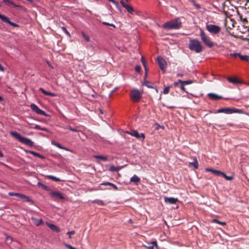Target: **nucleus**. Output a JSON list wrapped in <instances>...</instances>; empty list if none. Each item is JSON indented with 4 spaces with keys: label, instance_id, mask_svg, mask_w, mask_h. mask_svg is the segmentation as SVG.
<instances>
[{
    "label": "nucleus",
    "instance_id": "obj_1",
    "mask_svg": "<svg viewBox=\"0 0 249 249\" xmlns=\"http://www.w3.org/2000/svg\"><path fill=\"white\" fill-rule=\"evenodd\" d=\"M181 22L179 18H176L165 23L162 25V28L167 30L178 29L181 28Z\"/></svg>",
    "mask_w": 249,
    "mask_h": 249
},
{
    "label": "nucleus",
    "instance_id": "obj_2",
    "mask_svg": "<svg viewBox=\"0 0 249 249\" xmlns=\"http://www.w3.org/2000/svg\"><path fill=\"white\" fill-rule=\"evenodd\" d=\"M10 134L21 143L30 146H33L34 145V142L31 140L21 136L16 131H10Z\"/></svg>",
    "mask_w": 249,
    "mask_h": 249
},
{
    "label": "nucleus",
    "instance_id": "obj_3",
    "mask_svg": "<svg viewBox=\"0 0 249 249\" xmlns=\"http://www.w3.org/2000/svg\"><path fill=\"white\" fill-rule=\"evenodd\" d=\"M189 48L191 50L194 51L196 53H200L203 49L200 42L196 39H192L190 41Z\"/></svg>",
    "mask_w": 249,
    "mask_h": 249
},
{
    "label": "nucleus",
    "instance_id": "obj_4",
    "mask_svg": "<svg viewBox=\"0 0 249 249\" xmlns=\"http://www.w3.org/2000/svg\"><path fill=\"white\" fill-rule=\"evenodd\" d=\"M200 36L201 39L204 44L209 48H211L213 46V43L210 40L209 36H208L205 32L202 30L200 29Z\"/></svg>",
    "mask_w": 249,
    "mask_h": 249
},
{
    "label": "nucleus",
    "instance_id": "obj_5",
    "mask_svg": "<svg viewBox=\"0 0 249 249\" xmlns=\"http://www.w3.org/2000/svg\"><path fill=\"white\" fill-rule=\"evenodd\" d=\"M206 28L211 34L216 35L220 32L221 28L215 25L206 24Z\"/></svg>",
    "mask_w": 249,
    "mask_h": 249
},
{
    "label": "nucleus",
    "instance_id": "obj_6",
    "mask_svg": "<svg viewBox=\"0 0 249 249\" xmlns=\"http://www.w3.org/2000/svg\"><path fill=\"white\" fill-rule=\"evenodd\" d=\"M142 95L140 91L137 89L132 90L131 93V99L134 102H138L141 98Z\"/></svg>",
    "mask_w": 249,
    "mask_h": 249
},
{
    "label": "nucleus",
    "instance_id": "obj_7",
    "mask_svg": "<svg viewBox=\"0 0 249 249\" xmlns=\"http://www.w3.org/2000/svg\"><path fill=\"white\" fill-rule=\"evenodd\" d=\"M159 65L160 69L164 72L167 67V63L165 60L161 56H158L157 58Z\"/></svg>",
    "mask_w": 249,
    "mask_h": 249
},
{
    "label": "nucleus",
    "instance_id": "obj_8",
    "mask_svg": "<svg viewBox=\"0 0 249 249\" xmlns=\"http://www.w3.org/2000/svg\"><path fill=\"white\" fill-rule=\"evenodd\" d=\"M30 107L32 110L35 112L36 114L42 115L44 116H48V115L46 113V112L40 109L36 105L34 104H32L30 105Z\"/></svg>",
    "mask_w": 249,
    "mask_h": 249
},
{
    "label": "nucleus",
    "instance_id": "obj_9",
    "mask_svg": "<svg viewBox=\"0 0 249 249\" xmlns=\"http://www.w3.org/2000/svg\"><path fill=\"white\" fill-rule=\"evenodd\" d=\"M126 133L136 137L137 139H142V141L145 138L144 134L143 133H142L140 134L136 130H133L131 131H126Z\"/></svg>",
    "mask_w": 249,
    "mask_h": 249
},
{
    "label": "nucleus",
    "instance_id": "obj_10",
    "mask_svg": "<svg viewBox=\"0 0 249 249\" xmlns=\"http://www.w3.org/2000/svg\"><path fill=\"white\" fill-rule=\"evenodd\" d=\"M50 195L59 199H63L65 198L63 195L58 191H51L50 192Z\"/></svg>",
    "mask_w": 249,
    "mask_h": 249
},
{
    "label": "nucleus",
    "instance_id": "obj_11",
    "mask_svg": "<svg viewBox=\"0 0 249 249\" xmlns=\"http://www.w3.org/2000/svg\"><path fill=\"white\" fill-rule=\"evenodd\" d=\"M120 3L122 6L126 9L128 13L132 14V13L134 12V9L131 6L125 3L123 0L120 1Z\"/></svg>",
    "mask_w": 249,
    "mask_h": 249
},
{
    "label": "nucleus",
    "instance_id": "obj_12",
    "mask_svg": "<svg viewBox=\"0 0 249 249\" xmlns=\"http://www.w3.org/2000/svg\"><path fill=\"white\" fill-rule=\"evenodd\" d=\"M164 200L165 203L170 204H175L178 201L177 198L168 197L166 196H165L164 197Z\"/></svg>",
    "mask_w": 249,
    "mask_h": 249
},
{
    "label": "nucleus",
    "instance_id": "obj_13",
    "mask_svg": "<svg viewBox=\"0 0 249 249\" xmlns=\"http://www.w3.org/2000/svg\"><path fill=\"white\" fill-rule=\"evenodd\" d=\"M143 246L148 249H154V247H156L157 249L158 248L156 241H153L151 243H147L146 244L143 245Z\"/></svg>",
    "mask_w": 249,
    "mask_h": 249
},
{
    "label": "nucleus",
    "instance_id": "obj_14",
    "mask_svg": "<svg viewBox=\"0 0 249 249\" xmlns=\"http://www.w3.org/2000/svg\"><path fill=\"white\" fill-rule=\"evenodd\" d=\"M225 26L226 28L227 32L231 34L230 31L228 30V29L231 30L232 28L233 27V22H232V20L231 19L230 21L226 19L225 22Z\"/></svg>",
    "mask_w": 249,
    "mask_h": 249
},
{
    "label": "nucleus",
    "instance_id": "obj_15",
    "mask_svg": "<svg viewBox=\"0 0 249 249\" xmlns=\"http://www.w3.org/2000/svg\"><path fill=\"white\" fill-rule=\"evenodd\" d=\"M217 113H225L226 114H232L233 113V108H222L218 109L217 111Z\"/></svg>",
    "mask_w": 249,
    "mask_h": 249
},
{
    "label": "nucleus",
    "instance_id": "obj_16",
    "mask_svg": "<svg viewBox=\"0 0 249 249\" xmlns=\"http://www.w3.org/2000/svg\"><path fill=\"white\" fill-rule=\"evenodd\" d=\"M2 21L3 22H5V23H8L9 24H10V25L12 26L13 27H19V25L18 24H17L16 23L11 22L9 20V18H7V17H6L5 16H4L3 18L2 19Z\"/></svg>",
    "mask_w": 249,
    "mask_h": 249
},
{
    "label": "nucleus",
    "instance_id": "obj_17",
    "mask_svg": "<svg viewBox=\"0 0 249 249\" xmlns=\"http://www.w3.org/2000/svg\"><path fill=\"white\" fill-rule=\"evenodd\" d=\"M238 56L241 60L248 62L249 61V56L247 55H242L240 53H234V58Z\"/></svg>",
    "mask_w": 249,
    "mask_h": 249
},
{
    "label": "nucleus",
    "instance_id": "obj_18",
    "mask_svg": "<svg viewBox=\"0 0 249 249\" xmlns=\"http://www.w3.org/2000/svg\"><path fill=\"white\" fill-rule=\"evenodd\" d=\"M240 25L237 26V31L241 33H244L248 30L247 27H245L243 23L240 22Z\"/></svg>",
    "mask_w": 249,
    "mask_h": 249
},
{
    "label": "nucleus",
    "instance_id": "obj_19",
    "mask_svg": "<svg viewBox=\"0 0 249 249\" xmlns=\"http://www.w3.org/2000/svg\"><path fill=\"white\" fill-rule=\"evenodd\" d=\"M47 225L53 231H55L56 232H60V229L57 226H56V225H55L54 224H50V223H47Z\"/></svg>",
    "mask_w": 249,
    "mask_h": 249
},
{
    "label": "nucleus",
    "instance_id": "obj_20",
    "mask_svg": "<svg viewBox=\"0 0 249 249\" xmlns=\"http://www.w3.org/2000/svg\"><path fill=\"white\" fill-rule=\"evenodd\" d=\"M244 84L243 81L241 80L238 79L236 76H234V88H237L239 89V86H242Z\"/></svg>",
    "mask_w": 249,
    "mask_h": 249
},
{
    "label": "nucleus",
    "instance_id": "obj_21",
    "mask_svg": "<svg viewBox=\"0 0 249 249\" xmlns=\"http://www.w3.org/2000/svg\"><path fill=\"white\" fill-rule=\"evenodd\" d=\"M206 171H211L212 173H213L214 174L218 176H222V175H224V173L219 171V170H216L211 168H206Z\"/></svg>",
    "mask_w": 249,
    "mask_h": 249
},
{
    "label": "nucleus",
    "instance_id": "obj_22",
    "mask_svg": "<svg viewBox=\"0 0 249 249\" xmlns=\"http://www.w3.org/2000/svg\"><path fill=\"white\" fill-rule=\"evenodd\" d=\"M208 96L211 99L213 100H217L222 98V96L217 95L216 94L213 93H209Z\"/></svg>",
    "mask_w": 249,
    "mask_h": 249
},
{
    "label": "nucleus",
    "instance_id": "obj_23",
    "mask_svg": "<svg viewBox=\"0 0 249 249\" xmlns=\"http://www.w3.org/2000/svg\"><path fill=\"white\" fill-rule=\"evenodd\" d=\"M39 90L40 91H41L42 92V93H43L45 95L51 96L52 97L56 96V94L55 93L47 91L42 88H39Z\"/></svg>",
    "mask_w": 249,
    "mask_h": 249
},
{
    "label": "nucleus",
    "instance_id": "obj_24",
    "mask_svg": "<svg viewBox=\"0 0 249 249\" xmlns=\"http://www.w3.org/2000/svg\"><path fill=\"white\" fill-rule=\"evenodd\" d=\"M51 143L53 145L57 146V147H58L60 149H63V150H67V151L68 150V149L67 148L62 146L59 143L57 142L54 141H52L51 142Z\"/></svg>",
    "mask_w": 249,
    "mask_h": 249
},
{
    "label": "nucleus",
    "instance_id": "obj_25",
    "mask_svg": "<svg viewBox=\"0 0 249 249\" xmlns=\"http://www.w3.org/2000/svg\"><path fill=\"white\" fill-rule=\"evenodd\" d=\"M27 152L30 153L31 154L33 155L34 156H35L36 157H37L41 159H44L45 158L44 156L41 155L39 153L36 152L35 151H27Z\"/></svg>",
    "mask_w": 249,
    "mask_h": 249
},
{
    "label": "nucleus",
    "instance_id": "obj_26",
    "mask_svg": "<svg viewBox=\"0 0 249 249\" xmlns=\"http://www.w3.org/2000/svg\"><path fill=\"white\" fill-rule=\"evenodd\" d=\"M3 2L8 6H12L14 7H16L18 6L14 3V2L11 1V0H3Z\"/></svg>",
    "mask_w": 249,
    "mask_h": 249
},
{
    "label": "nucleus",
    "instance_id": "obj_27",
    "mask_svg": "<svg viewBox=\"0 0 249 249\" xmlns=\"http://www.w3.org/2000/svg\"><path fill=\"white\" fill-rule=\"evenodd\" d=\"M189 166L190 167L193 166L195 169H197L198 167V163L196 159V158L195 159L194 162H190L189 163Z\"/></svg>",
    "mask_w": 249,
    "mask_h": 249
},
{
    "label": "nucleus",
    "instance_id": "obj_28",
    "mask_svg": "<svg viewBox=\"0 0 249 249\" xmlns=\"http://www.w3.org/2000/svg\"><path fill=\"white\" fill-rule=\"evenodd\" d=\"M101 185H106V186H107V185L110 186L112 187L115 190H118V187L115 184H114L109 182H106L103 183L101 184Z\"/></svg>",
    "mask_w": 249,
    "mask_h": 249
},
{
    "label": "nucleus",
    "instance_id": "obj_29",
    "mask_svg": "<svg viewBox=\"0 0 249 249\" xmlns=\"http://www.w3.org/2000/svg\"><path fill=\"white\" fill-rule=\"evenodd\" d=\"M8 195L10 196H17L18 197H19L20 198H22V197H24L23 194L14 193V192H9L8 193Z\"/></svg>",
    "mask_w": 249,
    "mask_h": 249
},
{
    "label": "nucleus",
    "instance_id": "obj_30",
    "mask_svg": "<svg viewBox=\"0 0 249 249\" xmlns=\"http://www.w3.org/2000/svg\"><path fill=\"white\" fill-rule=\"evenodd\" d=\"M122 167H116L114 165H111L109 168V170L112 172H117L119 171Z\"/></svg>",
    "mask_w": 249,
    "mask_h": 249
},
{
    "label": "nucleus",
    "instance_id": "obj_31",
    "mask_svg": "<svg viewBox=\"0 0 249 249\" xmlns=\"http://www.w3.org/2000/svg\"><path fill=\"white\" fill-rule=\"evenodd\" d=\"M131 182L137 183L140 181V179L136 175H134L130 179Z\"/></svg>",
    "mask_w": 249,
    "mask_h": 249
},
{
    "label": "nucleus",
    "instance_id": "obj_32",
    "mask_svg": "<svg viewBox=\"0 0 249 249\" xmlns=\"http://www.w3.org/2000/svg\"><path fill=\"white\" fill-rule=\"evenodd\" d=\"M37 185L39 187H41L44 190H46V191H49L50 190L48 186H46V185H44V184H42L40 182H38L37 183Z\"/></svg>",
    "mask_w": 249,
    "mask_h": 249
},
{
    "label": "nucleus",
    "instance_id": "obj_33",
    "mask_svg": "<svg viewBox=\"0 0 249 249\" xmlns=\"http://www.w3.org/2000/svg\"><path fill=\"white\" fill-rule=\"evenodd\" d=\"M34 128L36 129H40V130H43V131H46L47 132H49V130L45 127H41L40 125H37V124H36L35 127H34Z\"/></svg>",
    "mask_w": 249,
    "mask_h": 249
},
{
    "label": "nucleus",
    "instance_id": "obj_34",
    "mask_svg": "<svg viewBox=\"0 0 249 249\" xmlns=\"http://www.w3.org/2000/svg\"><path fill=\"white\" fill-rule=\"evenodd\" d=\"M94 157L97 159H100L104 161H106L107 160V157L104 156L95 155Z\"/></svg>",
    "mask_w": 249,
    "mask_h": 249
},
{
    "label": "nucleus",
    "instance_id": "obj_35",
    "mask_svg": "<svg viewBox=\"0 0 249 249\" xmlns=\"http://www.w3.org/2000/svg\"><path fill=\"white\" fill-rule=\"evenodd\" d=\"M32 220L34 221V223L36 226H39L40 224L43 223V221L42 219H36L34 218H32Z\"/></svg>",
    "mask_w": 249,
    "mask_h": 249
},
{
    "label": "nucleus",
    "instance_id": "obj_36",
    "mask_svg": "<svg viewBox=\"0 0 249 249\" xmlns=\"http://www.w3.org/2000/svg\"><path fill=\"white\" fill-rule=\"evenodd\" d=\"M24 197H22V199H24V201L30 202L31 204H34V201L28 196L24 195Z\"/></svg>",
    "mask_w": 249,
    "mask_h": 249
},
{
    "label": "nucleus",
    "instance_id": "obj_37",
    "mask_svg": "<svg viewBox=\"0 0 249 249\" xmlns=\"http://www.w3.org/2000/svg\"><path fill=\"white\" fill-rule=\"evenodd\" d=\"M178 82L181 84H190L193 83L192 80H187V81H181V80H178Z\"/></svg>",
    "mask_w": 249,
    "mask_h": 249
},
{
    "label": "nucleus",
    "instance_id": "obj_38",
    "mask_svg": "<svg viewBox=\"0 0 249 249\" xmlns=\"http://www.w3.org/2000/svg\"><path fill=\"white\" fill-rule=\"evenodd\" d=\"M48 178L51 179L55 181H59L60 180L59 178H56L55 177L49 175L46 176Z\"/></svg>",
    "mask_w": 249,
    "mask_h": 249
},
{
    "label": "nucleus",
    "instance_id": "obj_39",
    "mask_svg": "<svg viewBox=\"0 0 249 249\" xmlns=\"http://www.w3.org/2000/svg\"><path fill=\"white\" fill-rule=\"evenodd\" d=\"M93 203H97V204L102 205V206L105 205L104 202L101 200H98V199L95 200L93 201Z\"/></svg>",
    "mask_w": 249,
    "mask_h": 249
},
{
    "label": "nucleus",
    "instance_id": "obj_40",
    "mask_svg": "<svg viewBox=\"0 0 249 249\" xmlns=\"http://www.w3.org/2000/svg\"><path fill=\"white\" fill-rule=\"evenodd\" d=\"M212 222L213 223H218V224H219L220 225H226V223L225 222H221V221H220L217 219H213L212 220Z\"/></svg>",
    "mask_w": 249,
    "mask_h": 249
},
{
    "label": "nucleus",
    "instance_id": "obj_41",
    "mask_svg": "<svg viewBox=\"0 0 249 249\" xmlns=\"http://www.w3.org/2000/svg\"><path fill=\"white\" fill-rule=\"evenodd\" d=\"M81 34L82 35L83 37L87 41H89V37L87 36L84 32H82L81 33Z\"/></svg>",
    "mask_w": 249,
    "mask_h": 249
},
{
    "label": "nucleus",
    "instance_id": "obj_42",
    "mask_svg": "<svg viewBox=\"0 0 249 249\" xmlns=\"http://www.w3.org/2000/svg\"><path fill=\"white\" fill-rule=\"evenodd\" d=\"M171 87V86H168V87H165L163 89V93L164 94H168L169 92V89Z\"/></svg>",
    "mask_w": 249,
    "mask_h": 249
},
{
    "label": "nucleus",
    "instance_id": "obj_43",
    "mask_svg": "<svg viewBox=\"0 0 249 249\" xmlns=\"http://www.w3.org/2000/svg\"><path fill=\"white\" fill-rule=\"evenodd\" d=\"M6 241L9 243H11L13 241L12 237L10 236L6 235Z\"/></svg>",
    "mask_w": 249,
    "mask_h": 249
},
{
    "label": "nucleus",
    "instance_id": "obj_44",
    "mask_svg": "<svg viewBox=\"0 0 249 249\" xmlns=\"http://www.w3.org/2000/svg\"><path fill=\"white\" fill-rule=\"evenodd\" d=\"M222 177H223L227 180H231L233 178V177L232 176H228L225 173H224V175H222Z\"/></svg>",
    "mask_w": 249,
    "mask_h": 249
},
{
    "label": "nucleus",
    "instance_id": "obj_45",
    "mask_svg": "<svg viewBox=\"0 0 249 249\" xmlns=\"http://www.w3.org/2000/svg\"><path fill=\"white\" fill-rule=\"evenodd\" d=\"M66 129L70 130H71L72 131H73V132H78L79 131L76 129L74 128H72L70 126H66Z\"/></svg>",
    "mask_w": 249,
    "mask_h": 249
},
{
    "label": "nucleus",
    "instance_id": "obj_46",
    "mask_svg": "<svg viewBox=\"0 0 249 249\" xmlns=\"http://www.w3.org/2000/svg\"><path fill=\"white\" fill-rule=\"evenodd\" d=\"M64 245L69 249H76V248L74 247H73L71 245L68 244L64 243Z\"/></svg>",
    "mask_w": 249,
    "mask_h": 249
},
{
    "label": "nucleus",
    "instance_id": "obj_47",
    "mask_svg": "<svg viewBox=\"0 0 249 249\" xmlns=\"http://www.w3.org/2000/svg\"><path fill=\"white\" fill-rule=\"evenodd\" d=\"M135 71L138 72H140L141 70V67L139 65H137L135 68Z\"/></svg>",
    "mask_w": 249,
    "mask_h": 249
},
{
    "label": "nucleus",
    "instance_id": "obj_48",
    "mask_svg": "<svg viewBox=\"0 0 249 249\" xmlns=\"http://www.w3.org/2000/svg\"><path fill=\"white\" fill-rule=\"evenodd\" d=\"M234 113H243V111L242 109L234 108Z\"/></svg>",
    "mask_w": 249,
    "mask_h": 249
},
{
    "label": "nucleus",
    "instance_id": "obj_49",
    "mask_svg": "<svg viewBox=\"0 0 249 249\" xmlns=\"http://www.w3.org/2000/svg\"><path fill=\"white\" fill-rule=\"evenodd\" d=\"M62 29L67 35H68L69 36H70V33L67 31V29L65 27H62Z\"/></svg>",
    "mask_w": 249,
    "mask_h": 249
},
{
    "label": "nucleus",
    "instance_id": "obj_50",
    "mask_svg": "<svg viewBox=\"0 0 249 249\" xmlns=\"http://www.w3.org/2000/svg\"><path fill=\"white\" fill-rule=\"evenodd\" d=\"M155 129L156 130H158L159 129L160 127H161L162 129L164 128V127H162L161 126H160V124H155Z\"/></svg>",
    "mask_w": 249,
    "mask_h": 249
},
{
    "label": "nucleus",
    "instance_id": "obj_51",
    "mask_svg": "<svg viewBox=\"0 0 249 249\" xmlns=\"http://www.w3.org/2000/svg\"><path fill=\"white\" fill-rule=\"evenodd\" d=\"M144 68V70H145V76H146V75L147 74V72H148V69L147 67V66H146V64H145V65H143Z\"/></svg>",
    "mask_w": 249,
    "mask_h": 249
},
{
    "label": "nucleus",
    "instance_id": "obj_52",
    "mask_svg": "<svg viewBox=\"0 0 249 249\" xmlns=\"http://www.w3.org/2000/svg\"><path fill=\"white\" fill-rule=\"evenodd\" d=\"M141 62H142V63L143 65H145V64H146L143 56L142 57V58L141 59Z\"/></svg>",
    "mask_w": 249,
    "mask_h": 249
},
{
    "label": "nucleus",
    "instance_id": "obj_53",
    "mask_svg": "<svg viewBox=\"0 0 249 249\" xmlns=\"http://www.w3.org/2000/svg\"><path fill=\"white\" fill-rule=\"evenodd\" d=\"M75 233V231H69L67 232V234L69 235V238H71V234H74Z\"/></svg>",
    "mask_w": 249,
    "mask_h": 249
},
{
    "label": "nucleus",
    "instance_id": "obj_54",
    "mask_svg": "<svg viewBox=\"0 0 249 249\" xmlns=\"http://www.w3.org/2000/svg\"><path fill=\"white\" fill-rule=\"evenodd\" d=\"M228 80L231 82V83H233V77H231L230 78H228Z\"/></svg>",
    "mask_w": 249,
    "mask_h": 249
},
{
    "label": "nucleus",
    "instance_id": "obj_55",
    "mask_svg": "<svg viewBox=\"0 0 249 249\" xmlns=\"http://www.w3.org/2000/svg\"><path fill=\"white\" fill-rule=\"evenodd\" d=\"M234 37H236V38L240 37H241L243 39H246L245 38H243L242 36L239 35L238 34V33H237L236 35H234Z\"/></svg>",
    "mask_w": 249,
    "mask_h": 249
},
{
    "label": "nucleus",
    "instance_id": "obj_56",
    "mask_svg": "<svg viewBox=\"0 0 249 249\" xmlns=\"http://www.w3.org/2000/svg\"><path fill=\"white\" fill-rule=\"evenodd\" d=\"M149 82L148 81H145L144 82L143 84L145 86H146L148 88H151V87L149 85Z\"/></svg>",
    "mask_w": 249,
    "mask_h": 249
},
{
    "label": "nucleus",
    "instance_id": "obj_57",
    "mask_svg": "<svg viewBox=\"0 0 249 249\" xmlns=\"http://www.w3.org/2000/svg\"><path fill=\"white\" fill-rule=\"evenodd\" d=\"M180 88H181V89L182 90H183V91H185V88H184V85H183V84H181V85Z\"/></svg>",
    "mask_w": 249,
    "mask_h": 249
},
{
    "label": "nucleus",
    "instance_id": "obj_58",
    "mask_svg": "<svg viewBox=\"0 0 249 249\" xmlns=\"http://www.w3.org/2000/svg\"><path fill=\"white\" fill-rule=\"evenodd\" d=\"M4 70L3 67L0 64V71H3Z\"/></svg>",
    "mask_w": 249,
    "mask_h": 249
},
{
    "label": "nucleus",
    "instance_id": "obj_59",
    "mask_svg": "<svg viewBox=\"0 0 249 249\" xmlns=\"http://www.w3.org/2000/svg\"><path fill=\"white\" fill-rule=\"evenodd\" d=\"M4 15H1L0 14V18L2 20L3 18L4 17Z\"/></svg>",
    "mask_w": 249,
    "mask_h": 249
},
{
    "label": "nucleus",
    "instance_id": "obj_60",
    "mask_svg": "<svg viewBox=\"0 0 249 249\" xmlns=\"http://www.w3.org/2000/svg\"><path fill=\"white\" fill-rule=\"evenodd\" d=\"M103 24L104 25H107V26H109V23L108 22H103Z\"/></svg>",
    "mask_w": 249,
    "mask_h": 249
},
{
    "label": "nucleus",
    "instance_id": "obj_61",
    "mask_svg": "<svg viewBox=\"0 0 249 249\" xmlns=\"http://www.w3.org/2000/svg\"><path fill=\"white\" fill-rule=\"evenodd\" d=\"M109 26H112V27H114V28H116L115 25H114L113 24L109 23Z\"/></svg>",
    "mask_w": 249,
    "mask_h": 249
},
{
    "label": "nucleus",
    "instance_id": "obj_62",
    "mask_svg": "<svg viewBox=\"0 0 249 249\" xmlns=\"http://www.w3.org/2000/svg\"><path fill=\"white\" fill-rule=\"evenodd\" d=\"M3 157V155L2 153V152L0 151V158Z\"/></svg>",
    "mask_w": 249,
    "mask_h": 249
},
{
    "label": "nucleus",
    "instance_id": "obj_63",
    "mask_svg": "<svg viewBox=\"0 0 249 249\" xmlns=\"http://www.w3.org/2000/svg\"><path fill=\"white\" fill-rule=\"evenodd\" d=\"M194 5H195V6H196L197 8H199V4L195 3V4H194Z\"/></svg>",
    "mask_w": 249,
    "mask_h": 249
},
{
    "label": "nucleus",
    "instance_id": "obj_64",
    "mask_svg": "<svg viewBox=\"0 0 249 249\" xmlns=\"http://www.w3.org/2000/svg\"><path fill=\"white\" fill-rule=\"evenodd\" d=\"M177 75L178 76H183V74H181V73H178L177 74Z\"/></svg>",
    "mask_w": 249,
    "mask_h": 249
}]
</instances>
